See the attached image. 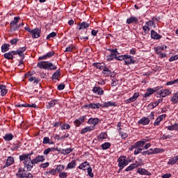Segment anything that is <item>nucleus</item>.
<instances>
[{"label":"nucleus","mask_w":178,"mask_h":178,"mask_svg":"<svg viewBox=\"0 0 178 178\" xmlns=\"http://www.w3.org/2000/svg\"><path fill=\"white\" fill-rule=\"evenodd\" d=\"M151 140V138H149V137H146L145 138H143L140 140H138L137 142H136L135 143H134L131 145V148H135L134 150V155H138V154H141V151H143V147H144V145H145V143H148L149 140Z\"/></svg>","instance_id":"f257e3e1"},{"label":"nucleus","mask_w":178,"mask_h":178,"mask_svg":"<svg viewBox=\"0 0 178 178\" xmlns=\"http://www.w3.org/2000/svg\"><path fill=\"white\" fill-rule=\"evenodd\" d=\"M40 69H44V70H56L58 67L49 61H40L37 65Z\"/></svg>","instance_id":"f03ea898"},{"label":"nucleus","mask_w":178,"mask_h":178,"mask_svg":"<svg viewBox=\"0 0 178 178\" xmlns=\"http://www.w3.org/2000/svg\"><path fill=\"white\" fill-rule=\"evenodd\" d=\"M117 161L118 162L119 168H126L131 162V161H127L126 156H120Z\"/></svg>","instance_id":"7ed1b4c3"},{"label":"nucleus","mask_w":178,"mask_h":178,"mask_svg":"<svg viewBox=\"0 0 178 178\" xmlns=\"http://www.w3.org/2000/svg\"><path fill=\"white\" fill-rule=\"evenodd\" d=\"M90 26H91V22H79L78 24V30L79 31H81V30H86L84 31V34L85 35H87V29H88V27H90Z\"/></svg>","instance_id":"20e7f679"},{"label":"nucleus","mask_w":178,"mask_h":178,"mask_svg":"<svg viewBox=\"0 0 178 178\" xmlns=\"http://www.w3.org/2000/svg\"><path fill=\"white\" fill-rule=\"evenodd\" d=\"M162 88L161 86H156L154 88H148L147 92L144 95V98H148V97H151L152 94L156 92V91H159Z\"/></svg>","instance_id":"39448f33"},{"label":"nucleus","mask_w":178,"mask_h":178,"mask_svg":"<svg viewBox=\"0 0 178 178\" xmlns=\"http://www.w3.org/2000/svg\"><path fill=\"white\" fill-rule=\"evenodd\" d=\"M88 118V115H83L80 116L78 119L75 120L74 121V124L76 125V127H80L83 123L87 120V118Z\"/></svg>","instance_id":"423d86ee"},{"label":"nucleus","mask_w":178,"mask_h":178,"mask_svg":"<svg viewBox=\"0 0 178 178\" xmlns=\"http://www.w3.org/2000/svg\"><path fill=\"white\" fill-rule=\"evenodd\" d=\"M19 20H20V17H15L13 21L10 22V31H16V27L18 26Z\"/></svg>","instance_id":"0eeeda50"},{"label":"nucleus","mask_w":178,"mask_h":178,"mask_svg":"<svg viewBox=\"0 0 178 178\" xmlns=\"http://www.w3.org/2000/svg\"><path fill=\"white\" fill-rule=\"evenodd\" d=\"M124 63L127 65H134V63H136V60H134V57L129 54H125Z\"/></svg>","instance_id":"6e6552de"},{"label":"nucleus","mask_w":178,"mask_h":178,"mask_svg":"<svg viewBox=\"0 0 178 178\" xmlns=\"http://www.w3.org/2000/svg\"><path fill=\"white\" fill-rule=\"evenodd\" d=\"M33 75V74L30 72H28L26 74V77H29L28 79V81H30L31 83H33V81H34V84H38V83H40V79H37L35 76H31Z\"/></svg>","instance_id":"1a4fd4ad"},{"label":"nucleus","mask_w":178,"mask_h":178,"mask_svg":"<svg viewBox=\"0 0 178 178\" xmlns=\"http://www.w3.org/2000/svg\"><path fill=\"white\" fill-rule=\"evenodd\" d=\"M34 165H35V163L34 162V159H30L26 163H25V165H24V168H26L28 172H31V170L33 168H34Z\"/></svg>","instance_id":"9d476101"},{"label":"nucleus","mask_w":178,"mask_h":178,"mask_svg":"<svg viewBox=\"0 0 178 178\" xmlns=\"http://www.w3.org/2000/svg\"><path fill=\"white\" fill-rule=\"evenodd\" d=\"M27 49L26 47H19L16 51H15V55H19L20 58H26V56L24 54Z\"/></svg>","instance_id":"9b49d317"},{"label":"nucleus","mask_w":178,"mask_h":178,"mask_svg":"<svg viewBox=\"0 0 178 178\" xmlns=\"http://www.w3.org/2000/svg\"><path fill=\"white\" fill-rule=\"evenodd\" d=\"M127 24H138V18L135 16H131L127 19Z\"/></svg>","instance_id":"f8f14e48"},{"label":"nucleus","mask_w":178,"mask_h":178,"mask_svg":"<svg viewBox=\"0 0 178 178\" xmlns=\"http://www.w3.org/2000/svg\"><path fill=\"white\" fill-rule=\"evenodd\" d=\"M136 173H138V175H141V176H151V172L148 171L145 168H138Z\"/></svg>","instance_id":"ddd939ff"},{"label":"nucleus","mask_w":178,"mask_h":178,"mask_svg":"<svg viewBox=\"0 0 178 178\" xmlns=\"http://www.w3.org/2000/svg\"><path fill=\"white\" fill-rule=\"evenodd\" d=\"M151 120H149V118H147V117H143L140 120H138V124L142 126H148Z\"/></svg>","instance_id":"4468645a"},{"label":"nucleus","mask_w":178,"mask_h":178,"mask_svg":"<svg viewBox=\"0 0 178 178\" xmlns=\"http://www.w3.org/2000/svg\"><path fill=\"white\" fill-rule=\"evenodd\" d=\"M13 163H15V157L10 156L7 158L6 163L3 168V169H5V168H9V166H11Z\"/></svg>","instance_id":"2eb2a0df"},{"label":"nucleus","mask_w":178,"mask_h":178,"mask_svg":"<svg viewBox=\"0 0 178 178\" xmlns=\"http://www.w3.org/2000/svg\"><path fill=\"white\" fill-rule=\"evenodd\" d=\"M15 55H16L15 51H10L4 54L3 58H5V59H8V60H13V59H15Z\"/></svg>","instance_id":"dca6fc26"},{"label":"nucleus","mask_w":178,"mask_h":178,"mask_svg":"<svg viewBox=\"0 0 178 178\" xmlns=\"http://www.w3.org/2000/svg\"><path fill=\"white\" fill-rule=\"evenodd\" d=\"M148 152H149V155H155V154H161V152H163V149H161V148H154V149H149L147 150Z\"/></svg>","instance_id":"f3484780"},{"label":"nucleus","mask_w":178,"mask_h":178,"mask_svg":"<svg viewBox=\"0 0 178 178\" xmlns=\"http://www.w3.org/2000/svg\"><path fill=\"white\" fill-rule=\"evenodd\" d=\"M31 34H32V38H40V34H41V30L38 28L31 29Z\"/></svg>","instance_id":"a211bd4d"},{"label":"nucleus","mask_w":178,"mask_h":178,"mask_svg":"<svg viewBox=\"0 0 178 178\" xmlns=\"http://www.w3.org/2000/svg\"><path fill=\"white\" fill-rule=\"evenodd\" d=\"M92 91V92H94V94H96L97 95H104V90L99 86L93 87Z\"/></svg>","instance_id":"6ab92c4d"},{"label":"nucleus","mask_w":178,"mask_h":178,"mask_svg":"<svg viewBox=\"0 0 178 178\" xmlns=\"http://www.w3.org/2000/svg\"><path fill=\"white\" fill-rule=\"evenodd\" d=\"M19 158L20 162H23L24 165H25L31 159V157H29V155H26V154L19 155Z\"/></svg>","instance_id":"aec40b11"},{"label":"nucleus","mask_w":178,"mask_h":178,"mask_svg":"<svg viewBox=\"0 0 178 178\" xmlns=\"http://www.w3.org/2000/svg\"><path fill=\"white\" fill-rule=\"evenodd\" d=\"M54 55H55V51H49L47 54H46V55L40 56L38 58V60H42L48 59V58H52V56H54Z\"/></svg>","instance_id":"412c9836"},{"label":"nucleus","mask_w":178,"mask_h":178,"mask_svg":"<svg viewBox=\"0 0 178 178\" xmlns=\"http://www.w3.org/2000/svg\"><path fill=\"white\" fill-rule=\"evenodd\" d=\"M88 124H92L94 127H95V126H97V124H98L99 123V119H98V118H90L88 119V120L87 121Z\"/></svg>","instance_id":"4be33fe9"},{"label":"nucleus","mask_w":178,"mask_h":178,"mask_svg":"<svg viewBox=\"0 0 178 178\" xmlns=\"http://www.w3.org/2000/svg\"><path fill=\"white\" fill-rule=\"evenodd\" d=\"M139 167L140 163H132L125 168L124 172H131V170H134V169H137Z\"/></svg>","instance_id":"5701e85b"},{"label":"nucleus","mask_w":178,"mask_h":178,"mask_svg":"<svg viewBox=\"0 0 178 178\" xmlns=\"http://www.w3.org/2000/svg\"><path fill=\"white\" fill-rule=\"evenodd\" d=\"M92 66H93V67H96V69H99V70H103L106 66V64L104 63H93Z\"/></svg>","instance_id":"b1692460"},{"label":"nucleus","mask_w":178,"mask_h":178,"mask_svg":"<svg viewBox=\"0 0 178 178\" xmlns=\"http://www.w3.org/2000/svg\"><path fill=\"white\" fill-rule=\"evenodd\" d=\"M102 74L104 76V77H109L111 74H112V70L111 69L108 68L106 65L104 68H103V70L102 72Z\"/></svg>","instance_id":"393cba45"},{"label":"nucleus","mask_w":178,"mask_h":178,"mask_svg":"<svg viewBox=\"0 0 178 178\" xmlns=\"http://www.w3.org/2000/svg\"><path fill=\"white\" fill-rule=\"evenodd\" d=\"M44 161H45V156H41V155H38L35 156V159H33V161L35 165L40 163V162H44Z\"/></svg>","instance_id":"a878e982"},{"label":"nucleus","mask_w":178,"mask_h":178,"mask_svg":"<svg viewBox=\"0 0 178 178\" xmlns=\"http://www.w3.org/2000/svg\"><path fill=\"white\" fill-rule=\"evenodd\" d=\"M170 94H172V92L169 89H162L160 90V95L162 98H165V97H168Z\"/></svg>","instance_id":"bb28decb"},{"label":"nucleus","mask_w":178,"mask_h":178,"mask_svg":"<svg viewBox=\"0 0 178 178\" xmlns=\"http://www.w3.org/2000/svg\"><path fill=\"white\" fill-rule=\"evenodd\" d=\"M151 38H152V40H161V38H162V35H159L154 30H152L151 31Z\"/></svg>","instance_id":"cd10ccee"},{"label":"nucleus","mask_w":178,"mask_h":178,"mask_svg":"<svg viewBox=\"0 0 178 178\" xmlns=\"http://www.w3.org/2000/svg\"><path fill=\"white\" fill-rule=\"evenodd\" d=\"M109 106H118V104L113 102H106L102 104V108H109Z\"/></svg>","instance_id":"c85d7f7f"},{"label":"nucleus","mask_w":178,"mask_h":178,"mask_svg":"<svg viewBox=\"0 0 178 178\" xmlns=\"http://www.w3.org/2000/svg\"><path fill=\"white\" fill-rule=\"evenodd\" d=\"M60 77V69L57 70L51 76V80H58L59 81Z\"/></svg>","instance_id":"c756f323"},{"label":"nucleus","mask_w":178,"mask_h":178,"mask_svg":"<svg viewBox=\"0 0 178 178\" xmlns=\"http://www.w3.org/2000/svg\"><path fill=\"white\" fill-rule=\"evenodd\" d=\"M95 127L94 126L92 127H86L85 128L82 129L81 131V134H86V133H88V131H92Z\"/></svg>","instance_id":"7c9ffc66"},{"label":"nucleus","mask_w":178,"mask_h":178,"mask_svg":"<svg viewBox=\"0 0 178 178\" xmlns=\"http://www.w3.org/2000/svg\"><path fill=\"white\" fill-rule=\"evenodd\" d=\"M0 92L1 97H5V95L8 94V89H6V86L0 84Z\"/></svg>","instance_id":"2f4dec72"},{"label":"nucleus","mask_w":178,"mask_h":178,"mask_svg":"<svg viewBox=\"0 0 178 178\" xmlns=\"http://www.w3.org/2000/svg\"><path fill=\"white\" fill-rule=\"evenodd\" d=\"M58 99H51L50 102H49V105L46 106L47 109H51V108H54V106L58 104Z\"/></svg>","instance_id":"473e14b6"},{"label":"nucleus","mask_w":178,"mask_h":178,"mask_svg":"<svg viewBox=\"0 0 178 178\" xmlns=\"http://www.w3.org/2000/svg\"><path fill=\"white\" fill-rule=\"evenodd\" d=\"M10 48V44L8 43H4L3 44L1 45V52L3 54H5V52H8Z\"/></svg>","instance_id":"72a5a7b5"},{"label":"nucleus","mask_w":178,"mask_h":178,"mask_svg":"<svg viewBox=\"0 0 178 178\" xmlns=\"http://www.w3.org/2000/svg\"><path fill=\"white\" fill-rule=\"evenodd\" d=\"M77 166V163L75 160H72L67 164V169H74Z\"/></svg>","instance_id":"f704fd0d"},{"label":"nucleus","mask_w":178,"mask_h":178,"mask_svg":"<svg viewBox=\"0 0 178 178\" xmlns=\"http://www.w3.org/2000/svg\"><path fill=\"white\" fill-rule=\"evenodd\" d=\"M106 137H108V135L106 134V133L103 132L97 136V140L99 142H102L104 141V140H105V138H106Z\"/></svg>","instance_id":"c9c22d12"},{"label":"nucleus","mask_w":178,"mask_h":178,"mask_svg":"<svg viewBox=\"0 0 178 178\" xmlns=\"http://www.w3.org/2000/svg\"><path fill=\"white\" fill-rule=\"evenodd\" d=\"M87 166H90V163H88V161H85L78 166V169L86 170L85 168H87Z\"/></svg>","instance_id":"e433bc0d"},{"label":"nucleus","mask_w":178,"mask_h":178,"mask_svg":"<svg viewBox=\"0 0 178 178\" xmlns=\"http://www.w3.org/2000/svg\"><path fill=\"white\" fill-rule=\"evenodd\" d=\"M74 149H72V148H67V149H62L61 150V154L63 155H69V154H70L71 152H73Z\"/></svg>","instance_id":"4c0bfd02"},{"label":"nucleus","mask_w":178,"mask_h":178,"mask_svg":"<svg viewBox=\"0 0 178 178\" xmlns=\"http://www.w3.org/2000/svg\"><path fill=\"white\" fill-rule=\"evenodd\" d=\"M58 172L56 171V169H51L49 171H45L44 172V176H49L50 175H53V176H55Z\"/></svg>","instance_id":"58836bf2"},{"label":"nucleus","mask_w":178,"mask_h":178,"mask_svg":"<svg viewBox=\"0 0 178 178\" xmlns=\"http://www.w3.org/2000/svg\"><path fill=\"white\" fill-rule=\"evenodd\" d=\"M112 145V144H111V143L109 142H106L103 144H102L101 147L102 149L105 151L106 149H109L111 148V146Z\"/></svg>","instance_id":"ea45409f"},{"label":"nucleus","mask_w":178,"mask_h":178,"mask_svg":"<svg viewBox=\"0 0 178 178\" xmlns=\"http://www.w3.org/2000/svg\"><path fill=\"white\" fill-rule=\"evenodd\" d=\"M19 178H33L34 177V175L33 174L28 172L24 174H19Z\"/></svg>","instance_id":"a19ab883"},{"label":"nucleus","mask_w":178,"mask_h":178,"mask_svg":"<svg viewBox=\"0 0 178 178\" xmlns=\"http://www.w3.org/2000/svg\"><path fill=\"white\" fill-rule=\"evenodd\" d=\"M99 108H102V104L99 103H90V109H99Z\"/></svg>","instance_id":"79ce46f5"},{"label":"nucleus","mask_w":178,"mask_h":178,"mask_svg":"<svg viewBox=\"0 0 178 178\" xmlns=\"http://www.w3.org/2000/svg\"><path fill=\"white\" fill-rule=\"evenodd\" d=\"M168 130L170 131H173V130H178V123H175V124L170 125L167 127Z\"/></svg>","instance_id":"37998d69"},{"label":"nucleus","mask_w":178,"mask_h":178,"mask_svg":"<svg viewBox=\"0 0 178 178\" xmlns=\"http://www.w3.org/2000/svg\"><path fill=\"white\" fill-rule=\"evenodd\" d=\"M13 134H6L3 137V138H4V140L6 141H11V140H13Z\"/></svg>","instance_id":"c03bdc74"},{"label":"nucleus","mask_w":178,"mask_h":178,"mask_svg":"<svg viewBox=\"0 0 178 178\" xmlns=\"http://www.w3.org/2000/svg\"><path fill=\"white\" fill-rule=\"evenodd\" d=\"M56 170L58 173H61L62 172H63V170H65V165L60 164L57 165L56 168Z\"/></svg>","instance_id":"a18cd8bd"},{"label":"nucleus","mask_w":178,"mask_h":178,"mask_svg":"<svg viewBox=\"0 0 178 178\" xmlns=\"http://www.w3.org/2000/svg\"><path fill=\"white\" fill-rule=\"evenodd\" d=\"M61 130H70V126L67 123H64L61 125Z\"/></svg>","instance_id":"49530a36"},{"label":"nucleus","mask_w":178,"mask_h":178,"mask_svg":"<svg viewBox=\"0 0 178 178\" xmlns=\"http://www.w3.org/2000/svg\"><path fill=\"white\" fill-rule=\"evenodd\" d=\"M55 37H56V32H51L47 36L46 39L51 40V38H55Z\"/></svg>","instance_id":"de8ad7c7"},{"label":"nucleus","mask_w":178,"mask_h":178,"mask_svg":"<svg viewBox=\"0 0 178 178\" xmlns=\"http://www.w3.org/2000/svg\"><path fill=\"white\" fill-rule=\"evenodd\" d=\"M87 170H88V175L90 177L92 178L94 177V173H92V168L89 166L88 168H87Z\"/></svg>","instance_id":"09e8293b"},{"label":"nucleus","mask_w":178,"mask_h":178,"mask_svg":"<svg viewBox=\"0 0 178 178\" xmlns=\"http://www.w3.org/2000/svg\"><path fill=\"white\" fill-rule=\"evenodd\" d=\"M145 25L147 26L148 27L154 26L155 27V22H154L153 20H149L145 22Z\"/></svg>","instance_id":"8fccbe9b"},{"label":"nucleus","mask_w":178,"mask_h":178,"mask_svg":"<svg viewBox=\"0 0 178 178\" xmlns=\"http://www.w3.org/2000/svg\"><path fill=\"white\" fill-rule=\"evenodd\" d=\"M24 58H23V57H21V59H19V60L18 66H22V69H24Z\"/></svg>","instance_id":"3c124183"},{"label":"nucleus","mask_w":178,"mask_h":178,"mask_svg":"<svg viewBox=\"0 0 178 178\" xmlns=\"http://www.w3.org/2000/svg\"><path fill=\"white\" fill-rule=\"evenodd\" d=\"M68 176L67 172H61L58 175V177L60 178H67Z\"/></svg>","instance_id":"603ef678"},{"label":"nucleus","mask_w":178,"mask_h":178,"mask_svg":"<svg viewBox=\"0 0 178 178\" xmlns=\"http://www.w3.org/2000/svg\"><path fill=\"white\" fill-rule=\"evenodd\" d=\"M65 87H66V85L62 83L58 86L57 90H58V91H62V90H65Z\"/></svg>","instance_id":"864d4df0"},{"label":"nucleus","mask_w":178,"mask_h":178,"mask_svg":"<svg viewBox=\"0 0 178 178\" xmlns=\"http://www.w3.org/2000/svg\"><path fill=\"white\" fill-rule=\"evenodd\" d=\"M24 172V169L22 168H19L18 169L17 173H16V176H17V177H19V175H24V173H27V172Z\"/></svg>","instance_id":"5fc2aeb1"},{"label":"nucleus","mask_w":178,"mask_h":178,"mask_svg":"<svg viewBox=\"0 0 178 178\" xmlns=\"http://www.w3.org/2000/svg\"><path fill=\"white\" fill-rule=\"evenodd\" d=\"M147 119H149V120H154V119H155V112H152L148 117H147Z\"/></svg>","instance_id":"6e6d98bb"},{"label":"nucleus","mask_w":178,"mask_h":178,"mask_svg":"<svg viewBox=\"0 0 178 178\" xmlns=\"http://www.w3.org/2000/svg\"><path fill=\"white\" fill-rule=\"evenodd\" d=\"M19 42V38H14L11 40H10V44L11 45H16Z\"/></svg>","instance_id":"4d7b16f0"},{"label":"nucleus","mask_w":178,"mask_h":178,"mask_svg":"<svg viewBox=\"0 0 178 178\" xmlns=\"http://www.w3.org/2000/svg\"><path fill=\"white\" fill-rule=\"evenodd\" d=\"M119 133H120V134L121 136V138L124 139V138H127V137H129V134H127V133H124V132H123L122 131H120Z\"/></svg>","instance_id":"13d9d810"},{"label":"nucleus","mask_w":178,"mask_h":178,"mask_svg":"<svg viewBox=\"0 0 178 178\" xmlns=\"http://www.w3.org/2000/svg\"><path fill=\"white\" fill-rule=\"evenodd\" d=\"M177 162V161L176 160V159L175 157H173L172 159H170L168 163V165H175V163H176Z\"/></svg>","instance_id":"bf43d9fd"},{"label":"nucleus","mask_w":178,"mask_h":178,"mask_svg":"<svg viewBox=\"0 0 178 178\" xmlns=\"http://www.w3.org/2000/svg\"><path fill=\"white\" fill-rule=\"evenodd\" d=\"M131 102H136L132 97H130L126 100H124V104H131Z\"/></svg>","instance_id":"052dcab7"},{"label":"nucleus","mask_w":178,"mask_h":178,"mask_svg":"<svg viewBox=\"0 0 178 178\" xmlns=\"http://www.w3.org/2000/svg\"><path fill=\"white\" fill-rule=\"evenodd\" d=\"M154 51L157 55H159V54H161L162 51L161 50V47H154Z\"/></svg>","instance_id":"680f3d73"},{"label":"nucleus","mask_w":178,"mask_h":178,"mask_svg":"<svg viewBox=\"0 0 178 178\" xmlns=\"http://www.w3.org/2000/svg\"><path fill=\"white\" fill-rule=\"evenodd\" d=\"M178 60V54L174 56H171L169 58V62H173V60Z\"/></svg>","instance_id":"e2e57ef3"},{"label":"nucleus","mask_w":178,"mask_h":178,"mask_svg":"<svg viewBox=\"0 0 178 178\" xmlns=\"http://www.w3.org/2000/svg\"><path fill=\"white\" fill-rule=\"evenodd\" d=\"M125 58H126V54L120 55L117 56L116 60H124Z\"/></svg>","instance_id":"0e129e2a"},{"label":"nucleus","mask_w":178,"mask_h":178,"mask_svg":"<svg viewBox=\"0 0 178 178\" xmlns=\"http://www.w3.org/2000/svg\"><path fill=\"white\" fill-rule=\"evenodd\" d=\"M49 140H50L49 137L45 136V137L43 138L42 144H49Z\"/></svg>","instance_id":"69168bd1"},{"label":"nucleus","mask_w":178,"mask_h":178,"mask_svg":"<svg viewBox=\"0 0 178 178\" xmlns=\"http://www.w3.org/2000/svg\"><path fill=\"white\" fill-rule=\"evenodd\" d=\"M162 140H168V138H172V136L171 135H166V134H163V136L161 137Z\"/></svg>","instance_id":"338daca9"},{"label":"nucleus","mask_w":178,"mask_h":178,"mask_svg":"<svg viewBox=\"0 0 178 178\" xmlns=\"http://www.w3.org/2000/svg\"><path fill=\"white\" fill-rule=\"evenodd\" d=\"M162 178H170L172 177V174L170 173H166L161 176Z\"/></svg>","instance_id":"774afa93"}]
</instances>
